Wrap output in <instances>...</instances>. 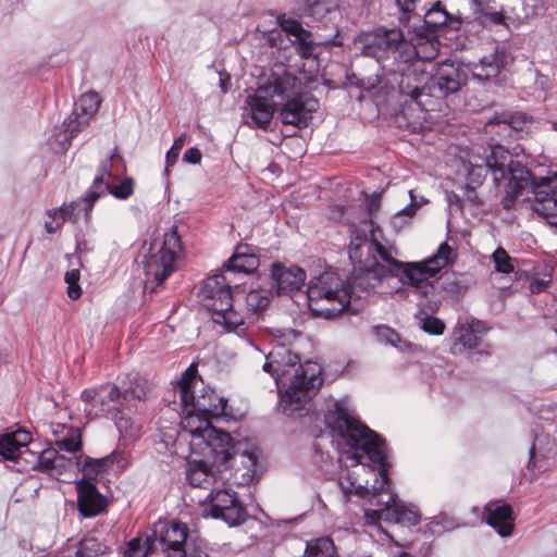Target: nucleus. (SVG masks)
Masks as SVG:
<instances>
[{
  "mask_svg": "<svg viewBox=\"0 0 557 557\" xmlns=\"http://www.w3.org/2000/svg\"><path fill=\"white\" fill-rule=\"evenodd\" d=\"M503 67L497 52L483 57L478 63L456 64L450 60L437 63L432 73H428L426 98L437 99L457 92L468 79L470 73L479 82L496 77Z\"/></svg>",
  "mask_w": 557,
  "mask_h": 557,
  "instance_id": "7",
  "label": "nucleus"
},
{
  "mask_svg": "<svg viewBox=\"0 0 557 557\" xmlns=\"http://www.w3.org/2000/svg\"><path fill=\"white\" fill-rule=\"evenodd\" d=\"M53 434L60 450L74 454L82 450V432L78 428L57 424Z\"/></svg>",
  "mask_w": 557,
  "mask_h": 557,
  "instance_id": "30",
  "label": "nucleus"
},
{
  "mask_svg": "<svg viewBox=\"0 0 557 557\" xmlns=\"http://www.w3.org/2000/svg\"><path fill=\"white\" fill-rule=\"evenodd\" d=\"M486 331L485 323L475 319L460 324L455 334L457 342L465 348H474L479 345L481 335Z\"/></svg>",
  "mask_w": 557,
  "mask_h": 557,
  "instance_id": "31",
  "label": "nucleus"
},
{
  "mask_svg": "<svg viewBox=\"0 0 557 557\" xmlns=\"http://www.w3.org/2000/svg\"><path fill=\"white\" fill-rule=\"evenodd\" d=\"M187 135L186 133H183L177 138L174 139L173 145L169 149V151L165 154V169H164V176H169L170 169L175 165V163L178 160L180 153L186 144Z\"/></svg>",
  "mask_w": 557,
  "mask_h": 557,
  "instance_id": "39",
  "label": "nucleus"
},
{
  "mask_svg": "<svg viewBox=\"0 0 557 557\" xmlns=\"http://www.w3.org/2000/svg\"><path fill=\"white\" fill-rule=\"evenodd\" d=\"M304 14L311 17L312 22L317 23V28L329 30L325 36H320L319 44H333L341 45L337 40L338 28L335 24V18L338 11L329 0H306L304 7Z\"/></svg>",
  "mask_w": 557,
  "mask_h": 557,
  "instance_id": "20",
  "label": "nucleus"
},
{
  "mask_svg": "<svg viewBox=\"0 0 557 557\" xmlns=\"http://www.w3.org/2000/svg\"><path fill=\"white\" fill-rule=\"evenodd\" d=\"M300 334L295 331L281 332L277 344L267 356L263 370L271 374L280 394L278 408L287 417H300L310 399L323 383L322 368L294 351V342Z\"/></svg>",
  "mask_w": 557,
  "mask_h": 557,
  "instance_id": "3",
  "label": "nucleus"
},
{
  "mask_svg": "<svg viewBox=\"0 0 557 557\" xmlns=\"http://www.w3.org/2000/svg\"><path fill=\"white\" fill-rule=\"evenodd\" d=\"M346 283L332 271H325L310 281L307 297L312 311L333 318L343 312L352 299L366 298L381 284L385 269L377 261L354 263Z\"/></svg>",
  "mask_w": 557,
  "mask_h": 557,
  "instance_id": "4",
  "label": "nucleus"
},
{
  "mask_svg": "<svg viewBox=\"0 0 557 557\" xmlns=\"http://www.w3.org/2000/svg\"><path fill=\"white\" fill-rule=\"evenodd\" d=\"M200 297L202 306L212 313V320L226 332L245 336L247 322L233 304L230 280L226 274H216L203 281Z\"/></svg>",
  "mask_w": 557,
  "mask_h": 557,
  "instance_id": "9",
  "label": "nucleus"
},
{
  "mask_svg": "<svg viewBox=\"0 0 557 557\" xmlns=\"http://www.w3.org/2000/svg\"><path fill=\"white\" fill-rule=\"evenodd\" d=\"M272 287L277 295H290L298 292L305 284L306 272L297 265H285L275 262L271 268Z\"/></svg>",
  "mask_w": 557,
  "mask_h": 557,
  "instance_id": "24",
  "label": "nucleus"
},
{
  "mask_svg": "<svg viewBox=\"0 0 557 557\" xmlns=\"http://www.w3.org/2000/svg\"><path fill=\"white\" fill-rule=\"evenodd\" d=\"M320 36L324 35L319 33L313 35L311 32H308L302 37L298 39H290V41L295 45V49L298 52V54L302 59H308L314 54V45H320ZM329 45L334 46L333 44Z\"/></svg>",
  "mask_w": 557,
  "mask_h": 557,
  "instance_id": "37",
  "label": "nucleus"
},
{
  "mask_svg": "<svg viewBox=\"0 0 557 557\" xmlns=\"http://www.w3.org/2000/svg\"><path fill=\"white\" fill-rule=\"evenodd\" d=\"M77 458L79 466L74 467V469L83 473L82 480L92 483L94 481L103 479L114 467L122 469L125 454L122 450L114 449L102 458L85 457L83 460L81 457Z\"/></svg>",
  "mask_w": 557,
  "mask_h": 557,
  "instance_id": "23",
  "label": "nucleus"
},
{
  "mask_svg": "<svg viewBox=\"0 0 557 557\" xmlns=\"http://www.w3.org/2000/svg\"><path fill=\"white\" fill-rule=\"evenodd\" d=\"M398 557H411V556L407 553H401Z\"/></svg>",
  "mask_w": 557,
  "mask_h": 557,
  "instance_id": "61",
  "label": "nucleus"
},
{
  "mask_svg": "<svg viewBox=\"0 0 557 557\" xmlns=\"http://www.w3.org/2000/svg\"><path fill=\"white\" fill-rule=\"evenodd\" d=\"M327 423L333 430L345 435L352 446L362 447L363 451L369 455V460L379 466V476L372 485V492L362 484L351 482V487L356 494L361 497L370 495L369 503L375 506V509H366L364 516L371 522L384 520L387 522L401 523L407 525H416L419 522L418 512L403 504L397 499V495L392 491L391 480L387 473L386 446L384 441L373 431L364 426L349 423L344 416H327Z\"/></svg>",
  "mask_w": 557,
  "mask_h": 557,
  "instance_id": "2",
  "label": "nucleus"
},
{
  "mask_svg": "<svg viewBox=\"0 0 557 557\" xmlns=\"http://www.w3.org/2000/svg\"><path fill=\"white\" fill-rule=\"evenodd\" d=\"M202 455L206 459L187 461L186 480L191 486L208 488L216 480V473L233 467L238 461L244 467L240 474V484L251 483L258 473L259 454L256 447H248V444H230V457L225 463L214 460V456L209 450Z\"/></svg>",
  "mask_w": 557,
  "mask_h": 557,
  "instance_id": "8",
  "label": "nucleus"
},
{
  "mask_svg": "<svg viewBox=\"0 0 557 557\" xmlns=\"http://www.w3.org/2000/svg\"><path fill=\"white\" fill-rule=\"evenodd\" d=\"M32 456L30 468L39 470L47 475L60 480V476L74 470V467L79 466L77 456L67 458L60 455L55 448L49 447L39 453L26 450Z\"/></svg>",
  "mask_w": 557,
  "mask_h": 557,
  "instance_id": "21",
  "label": "nucleus"
},
{
  "mask_svg": "<svg viewBox=\"0 0 557 557\" xmlns=\"http://www.w3.org/2000/svg\"><path fill=\"white\" fill-rule=\"evenodd\" d=\"M182 408L184 417L181 424L190 435L191 453L206 455L205 450H209L213 454L215 461L225 463L230 457V444H234L230 433L212 426L209 417H205L193 408Z\"/></svg>",
  "mask_w": 557,
  "mask_h": 557,
  "instance_id": "12",
  "label": "nucleus"
},
{
  "mask_svg": "<svg viewBox=\"0 0 557 557\" xmlns=\"http://www.w3.org/2000/svg\"><path fill=\"white\" fill-rule=\"evenodd\" d=\"M281 106H283L280 112L282 122L304 128L308 126L312 114L319 109V101L308 92L301 91V82L297 77L294 95L284 99Z\"/></svg>",
  "mask_w": 557,
  "mask_h": 557,
  "instance_id": "16",
  "label": "nucleus"
},
{
  "mask_svg": "<svg viewBox=\"0 0 557 557\" xmlns=\"http://www.w3.org/2000/svg\"><path fill=\"white\" fill-rule=\"evenodd\" d=\"M422 321V330L432 335H441L444 332L445 324L438 318L425 314L424 318H421Z\"/></svg>",
  "mask_w": 557,
  "mask_h": 557,
  "instance_id": "48",
  "label": "nucleus"
},
{
  "mask_svg": "<svg viewBox=\"0 0 557 557\" xmlns=\"http://www.w3.org/2000/svg\"><path fill=\"white\" fill-rule=\"evenodd\" d=\"M297 76L289 73L284 65H275L269 75L259 82L253 95L246 99L243 121L252 128L265 129L283 100L295 92Z\"/></svg>",
  "mask_w": 557,
  "mask_h": 557,
  "instance_id": "6",
  "label": "nucleus"
},
{
  "mask_svg": "<svg viewBox=\"0 0 557 557\" xmlns=\"http://www.w3.org/2000/svg\"><path fill=\"white\" fill-rule=\"evenodd\" d=\"M396 3L401 12L400 21L404 18L409 20V14L414 10L416 0H396Z\"/></svg>",
  "mask_w": 557,
  "mask_h": 557,
  "instance_id": "54",
  "label": "nucleus"
},
{
  "mask_svg": "<svg viewBox=\"0 0 557 557\" xmlns=\"http://www.w3.org/2000/svg\"><path fill=\"white\" fill-rule=\"evenodd\" d=\"M81 277L79 270L73 269L67 271L64 276V281L67 284V296L72 300H76L82 295V288L78 284Z\"/></svg>",
  "mask_w": 557,
  "mask_h": 557,
  "instance_id": "45",
  "label": "nucleus"
},
{
  "mask_svg": "<svg viewBox=\"0 0 557 557\" xmlns=\"http://www.w3.org/2000/svg\"><path fill=\"white\" fill-rule=\"evenodd\" d=\"M60 209L65 222H77L81 218V213L84 212V200L81 198L69 203H63Z\"/></svg>",
  "mask_w": 557,
  "mask_h": 557,
  "instance_id": "46",
  "label": "nucleus"
},
{
  "mask_svg": "<svg viewBox=\"0 0 557 557\" xmlns=\"http://www.w3.org/2000/svg\"><path fill=\"white\" fill-rule=\"evenodd\" d=\"M552 129L557 132V122L552 123Z\"/></svg>",
  "mask_w": 557,
  "mask_h": 557,
  "instance_id": "60",
  "label": "nucleus"
},
{
  "mask_svg": "<svg viewBox=\"0 0 557 557\" xmlns=\"http://www.w3.org/2000/svg\"><path fill=\"white\" fill-rule=\"evenodd\" d=\"M413 51L406 52L405 54H414L418 61H431L435 59L438 53L440 41L435 38L434 34L418 35L412 42Z\"/></svg>",
  "mask_w": 557,
  "mask_h": 557,
  "instance_id": "32",
  "label": "nucleus"
},
{
  "mask_svg": "<svg viewBox=\"0 0 557 557\" xmlns=\"http://www.w3.org/2000/svg\"><path fill=\"white\" fill-rule=\"evenodd\" d=\"M278 24L282 30L288 36H292L293 39H298L308 33V30H306L298 21L293 18L281 16L278 18Z\"/></svg>",
  "mask_w": 557,
  "mask_h": 557,
  "instance_id": "44",
  "label": "nucleus"
},
{
  "mask_svg": "<svg viewBox=\"0 0 557 557\" xmlns=\"http://www.w3.org/2000/svg\"><path fill=\"white\" fill-rule=\"evenodd\" d=\"M534 1V5H537V3H542L544 0H533Z\"/></svg>",
  "mask_w": 557,
  "mask_h": 557,
  "instance_id": "63",
  "label": "nucleus"
},
{
  "mask_svg": "<svg viewBox=\"0 0 557 557\" xmlns=\"http://www.w3.org/2000/svg\"><path fill=\"white\" fill-rule=\"evenodd\" d=\"M8 434L13 435V441L20 449L26 448L27 445L32 442L30 433L25 430H17L16 432Z\"/></svg>",
  "mask_w": 557,
  "mask_h": 557,
  "instance_id": "52",
  "label": "nucleus"
},
{
  "mask_svg": "<svg viewBox=\"0 0 557 557\" xmlns=\"http://www.w3.org/2000/svg\"><path fill=\"white\" fill-rule=\"evenodd\" d=\"M484 18L486 21H490L493 24L500 25L504 23L505 16L503 13L494 11V12H486L484 14Z\"/></svg>",
  "mask_w": 557,
  "mask_h": 557,
  "instance_id": "56",
  "label": "nucleus"
},
{
  "mask_svg": "<svg viewBox=\"0 0 557 557\" xmlns=\"http://www.w3.org/2000/svg\"><path fill=\"white\" fill-rule=\"evenodd\" d=\"M488 124H505L515 131H523L533 124V119L522 112L496 113Z\"/></svg>",
  "mask_w": 557,
  "mask_h": 557,
  "instance_id": "33",
  "label": "nucleus"
},
{
  "mask_svg": "<svg viewBox=\"0 0 557 557\" xmlns=\"http://www.w3.org/2000/svg\"><path fill=\"white\" fill-rule=\"evenodd\" d=\"M120 401L121 408H124V413L132 417L133 413L138 411L137 406L132 403L133 400L144 401L147 399L148 394L151 392V383L138 373H128L125 380L121 382Z\"/></svg>",
  "mask_w": 557,
  "mask_h": 557,
  "instance_id": "22",
  "label": "nucleus"
},
{
  "mask_svg": "<svg viewBox=\"0 0 557 557\" xmlns=\"http://www.w3.org/2000/svg\"><path fill=\"white\" fill-rule=\"evenodd\" d=\"M334 413L335 416H344L345 420L351 421L352 424H359L361 426H364L369 430V428L363 424L354 413V411L349 408L348 403L345 399L336 400L334 401L329 409L324 413V421L326 424V428L330 430L333 438H337V444L344 443L347 446V450H343L339 454L338 460L339 462H345L348 466V462L350 466H358L361 463V460L364 456L369 458V455L363 451L362 447L360 446H352L348 442L347 436L341 435L339 432L332 429V426L327 423V416ZM370 431H372L370 429Z\"/></svg>",
  "mask_w": 557,
  "mask_h": 557,
  "instance_id": "18",
  "label": "nucleus"
},
{
  "mask_svg": "<svg viewBox=\"0 0 557 557\" xmlns=\"http://www.w3.org/2000/svg\"><path fill=\"white\" fill-rule=\"evenodd\" d=\"M109 550L108 545L95 536L83 537L78 543L76 557H97Z\"/></svg>",
  "mask_w": 557,
  "mask_h": 557,
  "instance_id": "36",
  "label": "nucleus"
},
{
  "mask_svg": "<svg viewBox=\"0 0 557 557\" xmlns=\"http://www.w3.org/2000/svg\"><path fill=\"white\" fill-rule=\"evenodd\" d=\"M491 172L496 186L505 185L506 195L502 200L505 209H510L517 198L531 183V171L512 156L503 146L496 145L490 149L484 158L469 161L468 180L480 185L487 173Z\"/></svg>",
  "mask_w": 557,
  "mask_h": 557,
  "instance_id": "5",
  "label": "nucleus"
},
{
  "mask_svg": "<svg viewBox=\"0 0 557 557\" xmlns=\"http://www.w3.org/2000/svg\"><path fill=\"white\" fill-rule=\"evenodd\" d=\"M392 71L399 76L400 95L408 97L420 111L426 110L428 100H423V98H426L428 72L422 67V63L411 60V55L407 54V58L403 57L395 62V67Z\"/></svg>",
  "mask_w": 557,
  "mask_h": 557,
  "instance_id": "15",
  "label": "nucleus"
},
{
  "mask_svg": "<svg viewBox=\"0 0 557 557\" xmlns=\"http://www.w3.org/2000/svg\"><path fill=\"white\" fill-rule=\"evenodd\" d=\"M183 251L181 237L176 227L165 232L141 248L140 263L146 276V284L159 286L177 270V260Z\"/></svg>",
  "mask_w": 557,
  "mask_h": 557,
  "instance_id": "11",
  "label": "nucleus"
},
{
  "mask_svg": "<svg viewBox=\"0 0 557 557\" xmlns=\"http://www.w3.org/2000/svg\"><path fill=\"white\" fill-rule=\"evenodd\" d=\"M76 488L77 508L84 518L96 517L106 509L107 499L94 483L81 480L77 482Z\"/></svg>",
  "mask_w": 557,
  "mask_h": 557,
  "instance_id": "25",
  "label": "nucleus"
},
{
  "mask_svg": "<svg viewBox=\"0 0 557 557\" xmlns=\"http://www.w3.org/2000/svg\"><path fill=\"white\" fill-rule=\"evenodd\" d=\"M355 48L364 57L373 58L379 63L391 55L396 62L403 59L404 35L399 28L376 29L361 33L355 39Z\"/></svg>",
  "mask_w": 557,
  "mask_h": 557,
  "instance_id": "14",
  "label": "nucleus"
},
{
  "mask_svg": "<svg viewBox=\"0 0 557 557\" xmlns=\"http://www.w3.org/2000/svg\"><path fill=\"white\" fill-rule=\"evenodd\" d=\"M307 557H338L332 539L324 536L315 539L307 544Z\"/></svg>",
  "mask_w": 557,
  "mask_h": 557,
  "instance_id": "35",
  "label": "nucleus"
},
{
  "mask_svg": "<svg viewBox=\"0 0 557 557\" xmlns=\"http://www.w3.org/2000/svg\"><path fill=\"white\" fill-rule=\"evenodd\" d=\"M84 404L83 411L90 421L99 417H110L125 437H137L140 434V425L119 405L120 388L116 384H103L85 388L81 394Z\"/></svg>",
  "mask_w": 557,
  "mask_h": 557,
  "instance_id": "10",
  "label": "nucleus"
},
{
  "mask_svg": "<svg viewBox=\"0 0 557 557\" xmlns=\"http://www.w3.org/2000/svg\"><path fill=\"white\" fill-rule=\"evenodd\" d=\"M135 182L132 177H125L121 183L114 187H110L109 194L113 195L116 199L126 200L134 194Z\"/></svg>",
  "mask_w": 557,
  "mask_h": 557,
  "instance_id": "47",
  "label": "nucleus"
},
{
  "mask_svg": "<svg viewBox=\"0 0 557 557\" xmlns=\"http://www.w3.org/2000/svg\"><path fill=\"white\" fill-rule=\"evenodd\" d=\"M410 197H411V201H413V195H412V191H410ZM416 205L413 202H411L409 206H407L406 208H404V212L407 214V215H412L414 214L416 212Z\"/></svg>",
  "mask_w": 557,
  "mask_h": 557,
  "instance_id": "58",
  "label": "nucleus"
},
{
  "mask_svg": "<svg viewBox=\"0 0 557 557\" xmlns=\"http://www.w3.org/2000/svg\"><path fill=\"white\" fill-rule=\"evenodd\" d=\"M201 158V151L196 147L188 148L183 154V161L190 164L200 163Z\"/></svg>",
  "mask_w": 557,
  "mask_h": 557,
  "instance_id": "53",
  "label": "nucleus"
},
{
  "mask_svg": "<svg viewBox=\"0 0 557 557\" xmlns=\"http://www.w3.org/2000/svg\"><path fill=\"white\" fill-rule=\"evenodd\" d=\"M247 308L251 312H259L268 308L270 298L264 290H250L246 296Z\"/></svg>",
  "mask_w": 557,
  "mask_h": 557,
  "instance_id": "41",
  "label": "nucleus"
},
{
  "mask_svg": "<svg viewBox=\"0 0 557 557\" xmlns=\"http://www.w3.org/2000/svg\"><path fill=\"white\" fill-rule=\"evenodd\" d=\"M534 450H535V448H534V446H532V447H531V449H530V456H531V457H533V455H534Z\"/></svg>",
  "mask_w": 557,
  "mask_h": 557,
  "instance_id": "62",
  "label": "nucleus"
},
{
  "mask_svg": "<svg viewBox=\"0 0 557 557\" xmlns=\"http://www.w3.org/2000/svg\"><path fill=\"white\" fill-rule=\"evenodd\" d=\"M89 122L90 121L86 117H83L73 111L63 122L64 140L70 144V141L76 137L79 132L89 125Z\"/></svg>",
  "mask_w": 557,
  "mask_h": 557,
  "instance_id": "38",
  "label": "nucleus"
},
{
  "mask_svg": "<svg viewBox=\"0 0 557 557\" xmlns=\"http://www.w3.org/2000/svg\"><path fill=\"white\" fill-rule=\"evenodd\" d=\"M528 187L534 194L533 210L557 231V181L541 177L537 183L531 175Z\"/></svg>",
  "mask_w": 557,
  "mask_h": 557,
  "instance_id": "19",
  "label": "nucleus"
},
{
  "mask_svg": "<svg viewBox=\"0 0 557 557\" xmlns=\"http://www.w3.org/2000/svg\"><path fill=\"white\" fill-rule=\"evenodd\" d=\"M21 449L15 445L13 435H0V457L4 460H17Z\"/></svg>",
  "mask_w": 557,
  "mask_h": 557,
  "instance_id": "42",
  "label": "nucleus"
},
{
  "mask_svg": "<svg viewBox=\"0 0 557 557\" xmlns=\"http://www.w3.org/2000/svg\"><path fill=\"white\" fill-rule=\"evenodd\" d=\"M259 267V257L255 248L249 245H238L235 252L225 264L224 274L228 273H251Z\"/></svg>",
  "mask_w": 557,
  "mask_h": 557,
  "instance_id": "29",
  "label": "nucleus"
},
{
  "mask_svg": "<svg viewBox=\"0 0 557 557\" xmlns=\"http://www.w3.org/2000/svg\"><path fill=\"white\" fill-rule=\"evenodd\" d=\"M492 260L494 262V268L496 272L509 274L515 270L512 259L510 258L508 252L502 247H498L493 252Z\"/></svg>",
  "mask_w": 557,
  "mask_h": 557,
  "instance_id": "40",
  "label": "nucleus"
},
{
  "mask_svg": "<svg viewBox=\"0 0 557 557\" xmlns=\"http://www.w3.org/2000/svg\"><path fill=\"white\" fill-rule=\"evenodd\" d=\"M221 88L223 90V92H226L227 91V86H226V83L223 78H221Z\"/></svg>",
  "mask_w": 557,
  "mask_h": 557,
  "instance_id": "59",
  "label": "nucleus"
},
{
  "mask_svg": "<svg viewBox=\"0 0 557 557\" xmlns=\"http://www.w3.org/2000/svg\"><path fill=\"white\" fill-rule=\"evenodd\" d=\"M366 206H367V210H368V213H369V220L363 222V228L362 230H367V232H370V230H371V222L374 224V222L372 221V215L376 211H379V209H380V199H379V197H376V196L370 197L367 200Z\"/></svg>",
  "mask_w": 557,
  "mask_h": 557,
  "instance_id": "51",
  "label": "nucleus"
},
{
  "mask_svg": "<svg viewBox=\"0 0 557 557\" xmlns=\"http://www.w3.org/2000/svg\"><path fill=\"white\" fill-rule=\"evenodd\" d=\"M209 513L212 518L222 519L228 525H239L247 519L246 508L231 490H218L207 496Z\"/></svg>",
  "mask_w": 557,
  "mask_h": 557,
  "instance_id": "17",
  "label": "nucleus"
},
{
  "mask_svg": "<svg viewBox=\"0 0 557 557\" xmlns=\"http://www.w3.org/2000/svg\"><path fill=\"white\" fill-rule=\"evenodd\" d=\"M379 226L371 222L370 234L367 230H352L348 256L352 263H362L376 261L375 255L385 262L381 264L385 269V275L396 274L403 263L394 256L397 249L392 245H385L377 238ZM457 259V252L446 242L442 243L436 252L421 262L404 264V283L412 287L411 294L418 298V306L434 310L437 307L435 298V287L429 282L442 270L451 267Z\"/></svg>",
  "mask_w": 557,
  "mask_h": 557,
  "instance_id": "1",
  "label": "nucleus"
},
{
  "mask_svg": "<svg viewBox=\"0 0 557 557\" xmlns=\"http://www.w3.org/2000/svg\"><path fill=\"white\" fill-rule=\"evenodd\" d=\"M486 523L500 536H509L515 527L512 508L504 500L490 502L484 506Z\"/></svg>",
  "mask_w": 557,
  "mask_h": 557,
  "instance_id": "26",
  "label": "nucleus"
},
{
  "mask_svg": "<svg viewBox=\"0 0 557 557\" xmlns=\"http://www.w3.org/2000/svg\"><path fill=\"white\" fill-rule=\"evenodd\" d=\"M112 171L109 161H103L99 166V174L96 175L91 186L82 197L84 200V215L86 220L90 219V213L95 202L102 196H106L110 191V184L106 181V177H111Z\"/></svg>",
  "mask_w": 557,
  "mask_h": 557,
  "instance_id": "27",
  "label": "nucleus"
},
{
  "mask_svg": "<svg viewBox=\"0 0 557 557\" xmlns=\"http://www.w3.org/2000/svg\"><path fill=\"white\" fill-rule=\"evenodd\" d=\"M548 283H549V281H546L544 278L532 280L530 283V290L533 294L542 293L547 288Z\"/></svg>",
  "mask_w": 557,
  "mask_h": 557,
  "instance_id": "55",
  "label": "nucleus"
},
{
  "mask_svg": "<svg viewBox=\"0 0 557 557\" xmlns=\"http://www.w3.org/2000/svg\"><path fill=\"white\" fill-rule=\"evenodd\" d=\"M46 215L47 220L44 223V227L48 234L57 233L65 223L60 207L47 210Z\"/></svg>",
  "mask_w": 557,
  "mask_h": 557,
  "instance_id": "43",
  "label": "nucleus"
},
{
  "mask_svg": "<svg viewBox=\"0 0 557 557\" xmlns=\"http://www.w3.org/2000/svg\"><path fill=\"white\" fill-rule=\"evenodd\" d=\"M403 113H404L405 115L407 114V109H406V108H404V109H403Z\"/></svg>",
  "mask_w": 557,
  "mask_h": 557,
  "instance_id": "64",
  "label": "nucleus"
},
{
  "mask_svg": "<svg viewBox=\"0 0 557 557\" xmlns=\"http://www.w3.org/2000/svg\"><path fill=\"white\" fill-rule=\"evenodd\" d=\"M147 550L141 544L140 539H133L128 542L123 557H146Z\"/></svg>",
  "mask_w": 557,
  "mask_h": 557,
  "instance_id": "50",
  "label": "nucleus"
},
{
  "mask_svg": "<svg viewBox=\"0 0 557 557\" xmlns=\"http://www.w3.org/2000/svg\"><path fill=\"white\" fill-rule=\"evenodd\" d=\"M375 332L381 342H385L386 344H391L394 347L401 348V346L399 345V335L391 327L377 326L375 327Z\"/></svg>",
  "mask_w": 557,
  "mask_h": 557,
  "instance_id": "49",
  "label": "nucleus"
},
{
  "mask_svg": "<svg viewBox=\"0 0 557 557\" xmlns=\"http://www.w3.org/2000/svg\"><path fill=\"white\" fill-rule=\"evenodd\" d=\"M26 450H30L29 448H24V449H21L20 454H18V457H17V460L18 459H23L27 465L30 466V460H32V456L29 454L26 453Z\"/></svg>",
  "mask_w": 557,
  "mask_h": 557,
  "instance_id": "57",
  "label": "nucleus"
},
{
  "mask_svg": "<svg viewBox=\"0 0 557 557\" xmlns=\"http://www.w3.org/2000/svg\"><path fill=\"white\" fill-rule=\"evenodd\" d=\"M177 393L182 407H190L210 419L228 416L227 399L219 396L213 388L206 385L201 376L198 375L195 363H191L182 374L177 383Z\"/></svg>",
  "mask_w": 557,
  "mask_h": 557,
  "instance_id": "13",
  "label": "nucleus"
},
{
  "mask_svg": "<svg viewBox=\"0 0 557 557\" xmlns=\"http://www.w3.org/2000/svg\"><path fill=\"white\" fill-rule=\"evenodd\" d=\"M428 34H434L438 30H456L460 27V20L449 14L441 1H436L426 10L423 17Z\"/></svg>",
  "mask_w": 557,
  "mask_h": 557,
  "instance_id": "28",
  "label": "nucleus"
},
{
  "mask_svg": "<svg viewBox=\"0 0 557 557\" xmlns=\"http://www.w3.org/2000/svg\"><path fill=\"white\" fill-rule=\"evenodd\" d=\"M101 99L97 92L89 91L83 94L75 102L74 112L90 121L97 113Z\"/></svg>",
  "mask_w": 557,
  "mask_h": 557,
  "instance_id": "34",
  "label": "nucleus"
}]
</instances>
